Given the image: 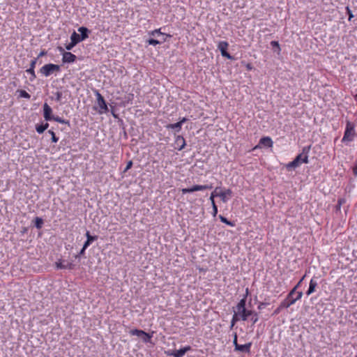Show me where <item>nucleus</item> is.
<instances>
[{"instance_id":"393cba45","label":"nucleus","mask_w":357,"mask_h":357,"mask_svg":"<svg viewBox=\"0 0 357 357\" xmlns=\"http://www.w3.org/2000/svg\"><path fill=\"white\" fill-rule=\"evenodd\" d=\"M166 128L167 129H174L176 132H179L181 129V123L177 122L176 123L168 124Z\"/></svg>"},{"instance_id":"f257e3e1","label":"nucleus","mask_w":357,"mask_h":357,"mask_svg":"<svg viewBox=\"0 0 357 357\" xmlns=\"http://www.w3.org/2000/svg\"><path fill=\"white\" fill-rule=\"evenodd\" d=\"M296 289L297 287H294L290 291L287 298L280 303V308H288L301 298L303 292L296 291Z\"/></svg>"},{"instance_id":"9b49d317","label":"nucleus","mask_w":357,"mask_h":357,"mask_svg":"<svg viewBox=\"0 0 357 357\" xmlns=\"http://www.w3.org/2000/svg\"><path fill=\"white\" fill-rule=\"evenodd\" d=\"M52 108L47 104L45 103L43 105V116L46 121H52L53 119V116L52 115Z\"/></svg>"},{"instance_id":"6e6552de","label":"nucleus","mask_w":357,"mask_h":357,"mask_svg":"<svg viewBox=\"0 0 357 357\" xmlns=\"http://www.w3.org/2000/svg\"><path fill=\"white\" fill-rule=\"evenodd\" d=\"M212 188V185H195L189 188H183L181 190L182 194L185 195L187 193H191L195 191H201L207 189Z\"/></svg>"},{"instance_id":"72a5a7b5","label":"nucleus","mask_w":357,"mask_h":357,"mask_svg":"<svg viewBox=\"0 0 357 357\" xmlns=\"http://www.w3.org/2000/svg\"><path fill=\"white\" fill-rule=\"evenodd\" d=\"M20 97L24 98L26 99H29L31 97L30 95L24 90L20 91Z\"/></svg>"},{"instance_id":"cd10ccee","label":"nucleus","mask_w":357,"mask_h":357,"mask_svg":"<svg viewBox=\"0 0 357 357\" xmlns=\"http://www.w3.org/2000/svg\"><path fill=\"white\" fill-rule=\"evenodd\" d=\"M130 334L131 335H136L141 337V336H142V334H144V331L139 329H133L130 331Z\"/></svg>"},{"instance_id":"a878e982","label":"nucleus","mask_w":357,"mask_h":357,"mask_svg":"<svg viewBox=\"0 0 357 357\" xmlns=\"http://www.w3.org/2000/svg\"><path fill=\"white\" fill-rule=\"evenodd\" d=\"M141 337L144 342L148 343L151 342L152 335L144 331V334H142V336H141Z\"/></svg>"},{"instance_id":"ea45409f","label":"nucleus","mask_w":357,"mask_h":357,"mask_svg":"<svg viewBox=\"0 0 357 357\" xmlns=\"http://www.w3.org/2000/svg\"><path fill=\"white\" fill-rule=\"evenodd\" d=\"M132 166V162L131 160L128 161L127 165H126V167L124 169V172H127L128 169H130Z\"/></svg>"},{"instance_id":"a211bd4d","label":"nucleus","mask_w":357,"mask_h":357,"mask_svg":"<svg viewBox=\"0 0 357 357\" xmlns=\"http://www.w3.org/2000/svg\"><path fill=\"white\" fill-rule=\"evenodd\" d=\"M259 143L267 147L273 146V141L269 137H264L260 139Z\"/></svg>"},{"instance_id":"79ce46f5","label":"nucleus","mask_w":357,"mask_h":357,"mask_svg":"<svg viewBox=\"0 0 357 357\" xmlns=\"http://www.w3.org/2000/svg\"><path fill=\"white\" fill-rule=\"evenodd\" d=\"M271 45L273 47H277L278 48V50H280V45L278 41H271Z\"/></svg>"},{"instance_id":"f03ea898","label":"nucleus","mask_w":357,"mask_h":357,"mask_svg":"<svg viewBox=\"0 0 357 357\" xmlns=\"http://www.w3.org/2000/svg\"><path fill=\"white\" fill-rule=\"evenodd\" d=\"M245 297L242 298L238 303L237 304L236 309L234 312H235L238 318L242 321H246L250 317V314H252V310H247L245 307Z\"/></svg>"},{"instance_id":"c03bdc74","label":"nucleus","mask_w":357,"mask_h":357,"mask_svg":"<svg viewBox=\"0 0 357 357\" xmlns=\"http://www.w3.org/2000/svg\"><path fill=\"white\" fill-rule=\"evenodd\" d=\"M187 121L186 118H183L178 123H181V126L182 127L183 123H184Z\"/></svg>"},{"instance_id":"4be33fe9","label":"nucleus","mask_w":357,"mask_h":357,"mask_svg":"<svg viewBox=\"0 0 357 357\" xmlns=\"http://www.w3.org/2000/svg\"><path fill=\"white\" fill-rule=\"evenodd\" d=\"M36 63V59L31 61V64H30V68L26 70V72L31 75V76L33 77V79H34L36 77V74H35V71H34V68H35Z\"/></svg>"},{"instance_id":"412c9836","label":"nucleus","mask_w":357,"mask_h":357,"mask_svg":"<svg viewBox=\"0 0 357 357\" xmlns=\"http://www.w3.org/2000/svg\"><path fill=\"white\" fill-rule=\"evenodd\" d=\"M176 143L178 146H179L178 150H182L185 146L184 138L180 135L176 137Z\"/></svg>"},{"instance_id":"8fccbe9b","label":"nucleus","mask_w":357,"mask_h":357,"mask_svg":"<svg viewBox=\"0 0 357 357\" xmlns=\"http://www.w3.org/2000/svg\"><path fill=\"white\" fill-rule=\"evenodd\" d=\"M45 52L44 51H42V52L39 54L38 57L42 56H43V55H45Z\"/></svg>"},{"instance_id":"603ef678","label":"nucleus","mask_w":357,"mask_h":357,"mask_svg":"<svg viewBox=\"0 0 357 357\" xmlns=\"http://www.w3.org/2000/svg\"><path fill=\"white\" fill-rule=\"evenodd\" d=\"M264 304V303H261L259 305V309H261L263 307V305Z\"/></svg>"},{"instance_id":"a18cd8bd","label":"nucleus","mask_w":357,"mask_h":357,"mask_svg":"<svg viewBox=\"0 0 357 357\" xmlns=\"http://www.w3.org/2000/svg\"><path fill=\"white\" fill-rule=\"evenodd\" d=\"M304 278H305V275L300 280L298 283L295 287H297V288H298L300 286L301 283L302 282V281L303 280Z\"/></svg>"},{"instance_id":"a19ab883","label":"nucleus","mask_w":357,"mask_h":357,"mask_svg":"<svg viewBox=\"0 0 357 357\" xmlns=\"http://www.w3.org/2000/svg\"><path fill=\"white\" fill-rule=\"evenodd\" d=\"M75 46V45L70 41V43L66 46V48L67 50H70Z\"/></svg>"},{"instance_id":"0eeeda50","label":"nucleus","mask_w":357,"mask_h":357,"mask_svg":"<svg viewBox=\"0 0 357 357\" xmlns=\"http://www.w3.org/2000/svg\"><path fill=\"white\" fill-rule=\"evenodd\" d=\"M212 188V185H195L189 188H183L181 190L182 194L185 195L187 193H191L195 191H201L207 189Z\"/></svg>"},{"instance_id":"2f4dec72","label":"nucleus","mask_w":357,"mask_h":357,"mask_svg":"<svg viewBox=\"0 0 357 357\" xmlns=\"http://www.w3.org/2000/svg\"><path fill=\"white\" fill-rule=\"evenodd\" d=\"M48 132L52 136V142H54V143H56L58 141H59V138L56 136L55 133L54 132V131L50 130L48 131Z\"/></svg>"},{"instance_id":"c756f323","label":"nucleus","mask_w":357,"mask_h":357,"mask_svg":"<svg viewBox=\"0 0 357 357\" xmlns=\"http://www.w3.org/2000/svg\"><path fill=\"white\" fill-rule=\"evenodd\" d=\"M219 218L220 220V221L222 222H224L225 224H227V225L229 226H231V227H234V223L231 222V221H229L226 218H225L224 216L222 215H220L219 216Z\"/></svg>"},{"instance_id":"5fc2aeb1","label":"nucleus","mask_w":357,"mask_h":357,"mask_svg":"<svg viewBox=\"0 0 357 357\" xmlns=\"http://www.w3.org/2000/svg\"><path fill=\"white\" fill-rule=\"evenodd\" d=\"M59 50H60V52H62V51H63L62 47H60V48H59Z\"/></svg>"},{"instance_id":"49530a36","label":"nucleus","mask_w":357,"mask_h":357,"mask_svg":"<svg viewBox=\"0 0 357 357\" xmlns=\"http://www.w3.org/2000/svg\"><path fill=\"white\" fill-rule=\"evenodd\" d=\"M42 126H43L45 130L49 127V123H45V124H42Z\"/></svg>"},{"instance_id":"aec40b11","label":"nucleus","mask_w":357,"mask_h":357,"mask_svg":"<svg viewBox=\"0 0 357 357\" xmlns=\"http://www.w3.org/2000/svg\"><path fill=\"white\" fill-rule=\"evenodd\" d=\"M78 31L81 33V35L79 36L81 37L80 39H82V40H85L89 37V29L87 28L84 26H81L78 29Z\"/></svg>"},{"instance_id":"9d476101","label":"nucleus","mask_w":357,"mask_h":357,"mask_svg":"<svg viewBox=\"0 0 357 357\" xmlns=\"http://www.w3.org/2000/svg\"><path fill=\"white\" fill-rule=\"evenodd\" d=\"M191 349V347L190 346H186L182 349H180L178 350H174L172 351H168L167 355L172 356L174 357H183L185 354L190 351Z\"/></svg>"},{"instance_id":"4c0bfd02","label":"nucleus","mask_w":357,"mask_h":357,"mask_svg":"<svg viewBox=\"0 0 357 357\" xmlns=\"http://www.w3.org/2000/svg\"><path fill=\"white\" fill-rule=\"evenodd\" d=\"M347 13L349 15V20H351L352 17H354V15L352 14L351 10H350L349 7L346 8Z\"/></svg>"},{"instance_id":"37998d69","label":"nucleus","mask_w":357,"mask_h":357,"mask_svg":"<svg viewBox=\"0 0 357 357\" xmlns=\"http://www.w3.org/2000/svg\"><path fill=\"white\" fill-rule=\"evenodd\" d=\"M233 344H234L235 348H236V344H238L237 342V334L236 333H234Z\"/></svg>"},{"instance_id":"473e14b6","label":"nucleus","mask_w":357,"mask_h":357,"mask_svg":"<svg viewBox=\"0 0 357 357\" xmlns=\"http://www.w3.org/2000/svg\"><path fill=\"white\" fill-rule=\"evenodd\" d=\"M219 188H216L214 190V192H213L211 194V196H210V201L211 202V204L213 205V203H215V201H214V197H217L215 195L216 193H218V190Z\"/></svg>"},{"instance_id":"c9c22d12","label":"nucleus","mask_w":357,"mask_h":357,"mask_svg":"<svg viewBox=\"0 0 357 357\" xmlns=\"http://www.w3.org/2000/svg\"><path fill=\"white\" fill-rule=\"evenodd\" d=\"M36 130L37 132H38L40 134L43 133L45 131V129H44L43 126H42V124L36 125Z\"/></svg>"},{"instance_id":"2eb2a0df","label":"nucleus","mask_w":357,"mask_h":357,"mask_svg":"<svg viewBox=\"0 0 357 357\" xmlns=\"http://www.w3.org/2000/svg\"><path fill=\"white\" fill-rule=\"evenodd\" d=\"M252 343L249 342L245 344H236V348H235L236 351H239L242 352L249 353L250 351Z\"/></svg>"},{"instance_id":"bb28decb","label":"nucleus","mask_w":357,"mask_h":357,"mask_svg":"<svg viewBox=\"0 0 357 357\" xmlns=\"http://www.w3.org/2000/svg\"><path fill=\"white\" fill-rule=\"evenodd\" d=\"M43 225V220L41 218L36 217L35 218V227L37 229H41Z\"/></svg>"},{"instance_id":"f704fd0d","label":"nucleus","mask_w":357,"mask_h":357,"mask_svg":"<svg viewBox=\"0 0 357 357\" xmlns=\"http://www.w3.org/2000/svg\"><path fill=\"white\" fill-rule=\"evenodd\" d=\"M52 120H54V121H56L58 123H67L64 119H61V117H59V116H53V119Z\"/></svg>"},{"instance_id":"4468645a","label":"nucleus","mask_w":357,"mask_h":357,"mask_svg":"<svg viewBox=\"0 0 357 357\" xmlns=\"http://www.w3.org/2000/svg\"><path fill=\"white\" fill-rule=\"evenodd\" d=\"M76 56L70 52L63 53L62 61L63 63H73L76 60Z\"/></svg>"},{"instance_id":"c85d7f7f","label":"nucleus","mask_w":357,"mask_h":357,"mask_svg":"<svg viewBox=\"0 0 357 357\" xmlns=\"http://www.w3.org/2000/svg\"><path fill=\"white\" fill-rule=\"evenodd\" d=\"M250 317L251 321L252 322V324H255L259 320L258 314L254 311L252 312V314H250Z\"/></svg>"},{"instance_id":"de8ad7c7","label":"nucleus","mask_w":357,"mask_h":357,"mask_svg":"<svg viewBox=\"0 0 357 357\" xmlns=\"http://www.w3.org/2000/svg\"><path fill=\"white\" fill-rule=\"evenodd\" d=\"M344 200L343 199H339L338 200V207L340 208V206L342 205V204L343 203Z\"/></svg>"},{"instance_id":"7ed1b4c3","label":"nucleus","mask_w":357,"mask_h":357,"mask_svg":"<svg viewBox=\"0 0 357 357\" xmlns=\"http://www.w3.org/2000/svg\"><path fill=\"white\" fill-rule=\"evenodd\" d=\"M305 150L307 152L309 150V148H307V149L304 148L303 152L302 153L298 154L293 161L287 164V165H286L287 169H295V168L298 167V166H300L303 163H305V164L308 163L309 161H308L307 153H304Z\"/></svg>"},{"instance_id":"dca6fc26","label":"nucleus","mask_w":357,"mask_h":357,"mask_svg":"<svg viewBox=\"0 0 357 357\" xmlns=\"http://www.w3.org/2000/svg\"><path fill=\"white\" fill-rule=\"evenodd\" d=\"M317 287V282L314 279H311L309 284V288L307 291H306V294L307 296H310L312 293L315 291L316 287Z\"/></svg>"},{"instance_id":"58836bf2","label":"nucleus","mask_w":357,"mask_h":357,"mask_svg":"<svg viewBox=\"0 0 357 357\" xmlns=\"http://www.w3.org/2000/svg\"><path fill=\"white\" fill-rule=\"evenodd\" d=\"M55 96H56V100L57 101H60L61 98H62V93L60 92V91H57L56 93H55Z\"/></svg>"},{"instance_id":"423d86ee","label":"nucleus","mask_w":357,"mask_h":357,"mask_svg":"<svg viewBox=\"0 0 357 357\" xmlns=\"http://www.w3.org/2000/svg\"><path fill=\"white\" fill-rule=\"evenodd\" d=\"M354 134H355L354 127L352 126V124L349 121H348L347 123L346 129H345V131L344 133L342 141L343 142L352 141L354 139Z\"/></svg>"},{"instance_id":"1a4fd4ad","label":"nucleus","mask_w":357,"mask_h":357,"mask_svg":"<svg viewBox=\"0 0 357 357\" xmlns=\"http://www.w3.org/2000/svg\"><path fill=\"white\" fill-rule=\"evenodd\" d=\"M228 43L226 41H220L218 43V48L220 51L222 56L226 57L229 59H232V56L227 52L228 47Z\"/></svg>"},{"instance_id":"5701e85b","label":"nucleus","mask_w":357,"mask_h":357,"mask_svg":"<svg viewBox=\"0 0 357 357\" xmlns=\"http://www.w3.org/2000/svg\"><path fill=\"white\" fill-rule=\"evenodd\" d=\"M80 36L75 31H74L72 34H71V36H70V40L73 43H74L75 45L82 41V39H80Z\"/></svg>"},{"instance_id":"e433bc0d","label":"nucleus","mask_w":357,"mask_h":357,"mask_svg":"<svg viewBox=\"0 0 357 357\" xmlns=\"http://www.w3.org/2000/svg\"><path fill=\"white\" fill-rule=\"evenodd\" d=\"M213 207V216L215 217L218 213V207L215 204V203H213V205H212Z\"/></svg>"},{"instance_id":"20e7f679","label":"nucleus","mask_w":357,"mask_h":357,"mask_svg":"<svg viewBox=\"0 0 357 357\" xmlns=\"http://www.w3.org/2000/svg\"><path fill=\"white\" fill-rule=\"evenodd\" d=\"M94 93L96 97L97 107H96V109L97 110L98 113L99 114L107 113L109 109L102 96L98 90H95Z\"/></svg>"},{"instance_id":"6ab92c4d","label":"nucleus","mask_w":357,"mask_h":357,"mask_svg":"<svg viewBox=\"0 0 357 357\" xmlns=\"http://www.w3.org/2000/svg\"><path fill=\"white\" fill-rule=\"evenodd\" d=\"M160 30H161V29H158L151 31L149 33V35L151 36H157V37L161 36V38H166L167 36L170 37V36L167 35L164 33H162L160 31Z\"/></svg>"},{"instance_id":"b1692460","label":"nucleus","mask_w":357,"mask_h":357,"mask_svg":"<svg viewBox=\"0 0 357 357\" xmlns=\"http://www.w3.org/2000/svg\"><path fill=\"white\" fill-rule=\"evenodd\" d=\"M166 40V38H161L160 40H156L153 38H150L147 40L146 43L150 45H156L160 44Z\"/></svg>"},{"instance_id":"f8f14e48","label":"nucleus","mask_w":357,"mask_h":357,"mask_svg":"<svg viewBox=\"0 0 357 357\" xmlns=\"http://www.w3.org/2000/svg\"><path fill=\"white\" fill-rule=\"evenodd\" d=\"M56 267L58 269H72L74 267V264L70 262H66L65 261L59 260L55 263Z\"/></svg>"},{"instance_id":"39448f33","label":"nucleus","mask_w":357,"mask_h":357,"mask_svg":"<svg viewBox=\"0 0 357 357\" xmlns=\"http://www.w3.org/2000/svg\"><path fill=\"white\" fill-rule=\"evenodd\" d=\"M59 70L60 66L53 63L46 64L40 68V73L45 77H48L54 72H58Z\"/></svg>"},{"instance_id":"3c124183","label":"nucleus","mask_w":357,"mask_h":357,"mask_svg":"<svg viewBox=\"0 0 357 357\" xmlns=\"http://www.w3.org/2000/svg\"><path fill=\"white\" fill-rule=\"evenodd\" d=\"M354 173L355 175H357V167L354 169Z\"/></svg>"},{"instance_id":"ddd939ff","label":"nucleus","mask_w":357,"mask_h":357,"mask_svg":"<svg viewBox=\"0 0 357 357\" xmlns=\"http://www.w3.org/2000/svg\"><path fill=\"white\" fill-rule=\"evenodd\" d=\"M232 191L230 189L216 193L217 197H220L224 203H226L231 197Z\"/></svg>"},{"instance_id":"09e8293b","label":"nucleus","mask_w":357,"mask_h":357,"mask_svg":"<svg viewBox=\"0 0 357 357\" xmlns=\"http://www.w3.org/2000/svg\"><path fill=\"white\" fill-rule=\"evenodd\" d=\"M85 250H86V249H84V247H83V248H82V249L80 250V252H79V255H84Z\"/></svg>"},{"instance_id":"7c9ffc66","label":"nucleus","mask_w":357,"mask_h":357,"mask_svg":"<svg viewBox=\"0 0 357 357\" xmlns=\"http://www.w3.org/2000/svg\"><path fill=\"white\" fill-rule=\"evenodd\" d=\"M241 319L238 318V317L237 316V314L234 312V315H233V317H232V319H231V326H230V328H232L234 327V326L235 325V324L240 321Z\"/></svg>"},{"instance_id":"f3484780","label":"nucleus","mask_w":357,"mask_h":357,"mask_svg":"<svg viewBox=\"0 0 357 357\" xmlns=\"http://www.w3.org/2000/svg\"><path fill=\"white\" fill-rule=\"evenodd\" d=\"M86 236L87 240L84 243V249H86L90 245V244L97 238L96 236H91L89 231H86Z\"/></svg>"},{"instance_id":"864d4df0","label":"nucleus","mask_w":357,"mask_h":357,"mask_svg":"<svg viewBox=\"0 0 357 357\" xmlns=\"http://www.w3.org/2000/svg\"><path fill=\"white\" fill-rule=\"evenodd\" d=\"M247 68H248V69H251V66H250V64H248V65L247 66Z\"/></svg>"}]
</instances>
